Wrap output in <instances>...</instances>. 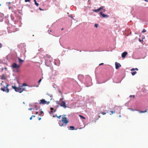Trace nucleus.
Listing matches in <instances>:
<instances>
[{"label": "nucleus", "mask_w": 148, "mask_h": 148, "mask_svg": "<svg viewBox=\"0 0 148 148\" xmlns=\"http://www.w3.org/2000/svg\"><path fill=\"white\" fill-rule=\"evenodd\" d=\"M69 120L66 118L63 117L62 120L59 121L58 123L60 126H66Z\"/></svg>", "instance_id": "obj_1"}, {"label": "nucleus", "mask_w": 148, "mask_h": 148, "mask_svg": "<svg viewBox=\"0 0 148 148\" xmlns=\"http://www.w3.org/2000/svg\"><path fill=\"white\" fill-rule=\"evenodd\" d=\"M1 85L3 87L1 89V90L4 92H6L7 93L9 92V89L8 88L9 86L8 84L6 82H2V83H1Z\"/></svg>", "instance_id": "obj_2"}, {"label": "nucleus", "mask_w": 148, "mask_h": 148, "mask_svg": "<svg viewBox=\"0 0 148 148\" xmlns=\"http://www.w3.org/2000/svg\"><path fill=\"white\" fill-rule=\"evenodd\" d=\"M12 87L13 89H14L16 92H19L20 93L22 92L24 90V88L19 87H17L15 86H12Z\"/></svg>", "instance_id": "obj_3"}, {"label": "nucleus", "mask_w": 148, "mask_h": 148, "mask_svg": "<svg viewBox=\"0 0 148 148\" xmlns=\"http://www.w3.org/2000/svg\"><path fill=\"white\" fill-rule=\"evenodd\" d=\"M60 101L61 102L59 104L61 106L65 108L67 107V106H66L65 101H63L62 99H60Z\"/></svg>", "instance_id": "obj_4"}, {"label": "nucleus", "mask_w": 148, "mask_h": 148, "mask_svg": "<svg viewBox=\"0 0 148 148\" xmlns=\"http://www.w3.org/2000/svg\"><path fill=\"white\" fill-rule=\"evenodd\" d=\"M50 103L49 101H46L44 99H42L40 100V101L39 102L40 104H48Z\"/></svg>", "instance_id": "obj_5"}, {"label": "nucleus", "mask_w": 148, "mask_h": 148, "mask_svg": "<svg viewBox=\"0 0 148 148\" xmlns=\"http://www.w3.org/2000/svg\"><path fill=\"white\" fill-rule=\"evenodd\" d=\"M12 66L13 68L18 69L20 67V65H18L16 63H13L12 64Z\"/></svg>", "instance_id": "obj_6"}, {"label": "nucleus", "mask_w": 148, "mask_h": 148, "mask_svg": "<svg viewBox=\"0 0 148 148\" xmlns=\"http://www.w3.org/2000/svg\"><path fill=\"white\" fill-rule=\"evenodd\" d=\"M115 68L116 69H118L121 66L120 64L119 63L116 62L115 63Z\"/></svg>", "instance_id": "obj_7"}, {"label": "nucleus", "mask_w": 148, "mask_h": 148, "mask_svg": "<svg viewBox=\"0 0 148 148\" xmlns=\"http://www.w3.org/2000/svg\"><path fill=\"white\" fill-rule=\"evenodd\" d=\"M100 14L102 16L103 18H108L109 17V15L105 14L101 12H100Z\"/></svg>", "instance_id": "obj_8"}, {"label": "nucleus", "mask_w": 148, "mask_h": 148, "mask_svg": "<svg viewBox=\"0 0 148 148\" xmlns=\"http://www.w3.org/2000/svg\"><path fill=\"white\" fill-rule=\"evenodd\" d=\"M108 110H106L104 112H100V113L103 114L105 115L107 113H108Z\"/></svg>", "instance_id": "obj_9"}, {"label": "nucleus", "mask_w": 148, "mask_h": 148, "mask_svg": "<svg viewBox=\"0 0 148 148\" xmlns=\"http://www.w3.org/2000/svg\"><path fill=\"white\" fill-rule=\"evenodd\" d=\"M127 54V53L126 52H123L122 54V57L123 58H125Z\"/></svg>", "instance_id": "obj_10"}, {"label": "nucleus", "mask_w": 148, "mask_h": 148, "mask_svg": "<svg viewBox=\"0 0 148 148\" xmlns=\"http://www.w3.org/2000/svg\"><path fill=\"white\" fill-rule=\"evenodd\" d=\"M18 62L20 64H21L23 62H24V61L23 60L19 58H18Z\"/></svg>", "instance_id": "obj_11"}, {"label": "nucleus", "mask_w": 148, "mask_h": 148, "mask_svg": "<svg viewBox=\"0 0 148 148\" xmlns=\"http://www.w3.org/2000/svg\"><path fill=\"white\" fill-rule=\"evenodd\" d=\"M3 20V18L2 16V14L0 13V21H2Z\"/></svg>", "instance_id": "obj_12"}, {"label": "nucleus", "mask_w": 148, "mask_h": 148, "mask_svg": "<svg viewBox=\"0 0 148 148\" xmlns=\"http://www.w3.org/2000/svg\"><path fill=\"white\" fill-rule=\"evenodd\" d=\"M100 9L99 8L98 9H94L93 10V11L95 12H99L100 11Z\"/></svg>", "instance_id": "obj_13"}, {"label": "nucleus", "mask_w": 148, "mask_h": 148, "mask_svg": "<svg viewBox=\"0 0 148 148\" xmlns=\"http://www.w3.org/2000/svg\"><path fill=\"white\" fill-rule=\"evenodd\" d=\"M69 128H70V130H74L75 127L73 126H70L69 127Z\"/></svg>", "instance_id": "obj_14"}, {"label": "nucleus", "mask_w": 148, "mask_h": 148, "mask_svg": "<svg viewBox=\"0 0 148 148\" xmlns=\"http://www.w3.org/2000/svg\"><path fill=\"white\" fill-rule=\"evenodd\" d=\"M136 70V71H138V69L137 68H136L135 69L134 68H132V69H131V71H133L134 70Z\"/></svg>", "instance_id": "obj_15"}, {"label": "nucleus", "mask_w": 148, "mask_h": 148, "mask_svg": "<svg viewBox=\"0 0 148 148\" xmlns=\"http://www.w3.org/2000/svg\"><path fill=\"white\" fill-rule=\"evenodd\" d=\"M34 1L35 2V5L37 6H38L39 5V4L36 2V0H34Z\"/></svg>", "instance_id": "obj_16"}, {"label": "nucleus", "mask_w": 148, "mask_h": 148, "mask_svg": "<svg viewBox=\"0 0 148 148\" xmlns=\"http://www.w3.org/2000/svg\"><path fill=\"white\" fill-rule=\"evenodd\" d=\"M137 72L136 71H134L133 72H132L131 73V74L132 75H134Z\"/></svg>", "instance_id": "obj_17"}, {"label": "nucleus", "mask_w": 148, "mask_h": 148, "mask_svg": "<svg viewBox=\"0 0 148 148\" xmlns=\"http://www.w3.org/2000/svg\"><path fill=\"white\" fill-rule=\"evenodd\" d=\"M104 8L103 6H102L100 7L99 8L100 9V10H103L104 11H105V9H103V8Z\"/></svg>", "instance_id": "obj_18"}, {"label": "nucleus", "mask_w": 148, "mask_h": 148, "mask_svg": "<svg viewBox=\"0 0 148 148\" xmlns=\"http://www.w3.org/2000/svg\"><path fill=\"white\" fill-rule=\"evenodd\" d=\"M1 79H5V78L4 77V74L2 75L1 76Z\"/></svg>", "instance_id": "obj_19"}, {"label": "nucleus", "mask_w": 148, "mask_h": 148, "mask_svg": "<svg viewBox=\"0 0 148 148\" xmlns=\"http://www.w3.org/2000/svg\"><path fill=\"white\" fill-rule=\"evenodd\" d=\"M50 109L51 110V111H50V113L51 114L53 113V110H54V109L53 108H50Z\"/></svg>", "instance_id": "obj_20"}, {"label": "nucleus", "mask_w": 148, "mask_h": 148, "mask_svg": "<svg viewBox=\"0 0 148 148\" xmlns=\"http://www.w3.org/2000/svg\"><path fill=\"white\" fill-rule=\"evenodd\" d=\"M79 116L81 118H82L84 119H85V118L84 116H82V115H79Z\"/></svg>", "instance_id": "obj_21"}, {"label": "nucleus", "mask_w": 148, "mask_h": 148, "mask_svg": "<svg viewBox=\"0 0 148 148\" xmlns=\"http://www.w3.org/2000/svg\"><path fill=\"white\" fill-rule=\"evenodd\" d=\"M147 112V110H145L144 111H140L139 112L140 113H145Z\"/></svg>", "instance_id": "obj_22"}, {"label": "nucleus", "mask_w": 148, "mask_h": 148, "mask_svg": "<svg viewBox=\"0 0 148 148\" xmlns=\"http://www.w3.org/2000/svg\"><path fill=\"white\" fill-rule=\"evenodd\" d=\"M130 97H132L133 98H134L135 97V96L134 95H130Z\"/></svg>", "instance_id": "obj_23"}, {"label": "nucleus", "mask_w": 148, "mask_h": 148, "mask_svg": "<svg viewBox=\"0 0 148 148\" xmlns=\"http://www.w3.org/2000/svg\"><path fill=\"white\" fill-rule=\"evenodd\" d=\"M98 24H95L94 26L95 27H98Z\"/></svg>", "instance_id": "obj_24"}, {"label": "nucleus", "mask_w": 148, "mask_h": 148, "mask_svg": "<svg viewBox=\"0 0 148 148\" xmlns=\"http://www.w3.org/2000/svg\"><path fill=\"white\" fill-rule=\"evenodd\" d=\"M3 69H5V70H7V68L6 67H5L4 68H2V69H1V71H2Z\"/></svg>", "instance_id": "obj_25"}, {"label": "nucleus", "mask_w": 148, "mask_h": 148, "mask_svg": "<svg viewBox=\"0 0 148 148\" xmlns=\"http://www.w3.org/2000/svg\"><path fill=\"white\" fill-rule=\"evenodd\" d=\"M146 31L145 29H143V31H142V32L143 33H144V32H146Z\"/></svg>", "instance_id": "obj_26"}, {"label": "nucleus", "mask_w": 148, "mask_h": 148, "mask_svg": "<svg viewBox=\"0 0 148 148\" xmlns=\"http://www.w3.org/2000/svg\"><path fill=\"white\" fill-rule=\"evenodd\" d=\"M22 85H23V86H27V84H26L24 83H23V84H22Z\"/></svg>", "instance_id": "obj_27"}, {"label": "nucleus", "mask_w": 148, "mask_h": 148, "mask_svg": "<svg viewBox=\"0 0 148 148\" xmlns=\"http://www.w3.org/2000/svg\"><path fill=\"white\" fill-rule=\"evenodd\" d=\"M110 112L111 113V114H110V115H111L112 114H113L115 112H114L113 111H110Z\"/></svg>", "instance_id": "obj_28"}, {"label": "nucleus", "mask_w": 148, "mask_h": 148, "mask_svg": "<svg viewBox=\"0 0 148 148\" xmlns=\"http://www.w3.org/2000/svg\"><path fill=\"white\" fill-rule=\"evenodd\" d=\"M43 112L42 111H41L40 112V114H39V115H40L42 114L43 113Z\"/></svg>", "instance_id": "obj_29"}, {"label": "nucleus", "mask_w": 148, "mask_h": 148, "mask_svg": "<svg viewBox=\"0 0 148 148\" xmlns=\"http://www.w3.org/2000/svg\"><path fill=\"white\" fill-rule=\"evenodd\" d=\"M61 116H63L60 115L57 116V118H58L59 119H60Z\"/></svg>", "instance_id": "obj_30"}, {"label": "nucleus", "mask_w": 148, "mask_h": 148, "mask_svg": "<svg viewBox=\"0 0 148 148\" xmlns=\"http://www.w3.org/2000/svg\"><path fill=\"white\" fill-rule=\"evenodd\" d=\"M30 0H25V2H29L30 1Z\"/></svg>", "instance_id": "obj_31"}, {"label": "nucleus", "mask_w": 148, "mask_h": 148, "mask_svg": "<svg viewBox=\"0 0 148 148\" xmlns=\"http://www.w3.org/2000/svg\"><path fill=\"white\" fill-rule=\"evenodd\" d=\"M2 47V44L0 43V48H1Z\"/></svg>", "instance_id": "obj_32"}, {"label": "nucleus", "mask_w": 148, "mask_h": 148, "mask_svg": "<svg viewBox=\"0 0 148 148\" xmlns=\"http://www.w3.org/2000/svg\"><path fill=\"white\" fill-rule=\"evenodd\" d=\"M42 80V79H40L39 80L38 82V83H40V82Z\"/></svg>", "instance_id": "obj_33"}, {"label": "nucleus", "mask_w": 148, "mask_h": 148, "mask_svg": "<svg viewBox=\"0 0 148 148\" xmlns=\"http://www.w3.org/2000/svg\"><path fill=\"white\" fill-rule=\"evenodd\" d=\"M56 103L57 104H59L60 103H59V102H58V101H56Z\"/></svg>", "instance_id": "obj_34"}, {"label": "nucleus", "mask_w": 148, "mask_h": 148, "mask_svg": "<svg viewBox=\"0 0 148 148\" xmlns=\"http://www.w3.org/2000/svg\"><path fill=\"white\" fill-rule=\"evenodd\" d=\"M48 32H49V34H50V32H51V30L50 31L49 30Z\"/></svg>", "instance_id": "obj_35"}, {"label": "nucleus", "mask_w": 148, "mask_h": 148, "mask_svg": "<svg viewBox=\"0 0 148 148\" xmlns=\"http://www.w3.org/2000/svg\"><path fill=\"white\" fill-rule=\"evenodd\" d=\"M103 63H101V64H99V65H103Z\"/></svg>", "instance_id": "obj_36"}, {"label": "nucleus", "mask_w": 148, "mask_h": 148, "mask_svg": "<svg viewBox=\"0 0 148 148\" xmlns=\"http://www.w3.org/2000/svg\"><path fill=\"white\" fill-rule=\"evenodd\" d=\"M53 112H56V110H53Z\"/></svg>", "instance_id": "obj_37"}, {"label": "nucleus", "mask_w": 148, "mask_h": 148, "mask_svg": "<svg viewBox=\"0 0 148 148\" xmlns=\"http://www.w3.org/2000/svg\"><path fill=\"white\" fill-rule=\"evenodd\" d=\"M32 108H29L28 109V110H32Z\"/></svg>", "instance_id": "obj_38"}, {"label": "nucleus", "mask_w": 148, "mask_h": 148, "mask_svg": "<svg viewBox=\"0 0 148 148\" xmlns=\"http://www.w3.org/2000/svg\"><path fill=\"white\" fill-rule=\"evenodd\" d=\"M41 119V118L40 117L39 118L38 120L39 121Z\"/></svg>", "instance_id": "obj_39"}, {"label": "nucleus", "mask_w": 148, "mask_h": 148, "mask_svg": "<svg viewBox=\"0 0 148 148\" xmlns=\"http://www.w3.org/2000/svg\"><path fill=\"white\" fill-rule=\"evenodd\" d=\"M35 115H32V117H35Z\"/></svg>", "instance_id": "obj_40"}, {"label": "nucleus", "mask_w": 148, "mask_h": 148, "mask_svg": "<svg viewBox=\"0 0 148 148\" xmlns=\"http://www.w3.org/2000/svg\"><path fill=\"white\" fill-rule=\"evenodd\" d=\"M32 116L30 118V120H32Z\"/></svg>", "instance_id": "obj_41"}, {"label": "nucleus", "mask_w": 148, "mask_h": 148, "mask_svg": "<svg viewBox=\"0 0 148 148\" xmlns=\"http://www.w3.org/2000/svg\"><path fill=\"white\" fill-rule=\"evenodd\" d=\"M35 108H36V110H37V108L36 107V106H35Z\"/></svg>", "instance_id": "obj_42"}, {"label": "nucleus", "mask_w": 148, "mask_h": 148, "mask_svg": "<svg viewBox=\"0 0 148 148\" xmlns=\"http://www.w3.org/2000/svg\"><path fill=\"white\" fill-rule=\"evenodd\" d=\"M144 0L145 1L148 2V0Z\"/></svg>", "instance_id": "obj_43"}, {"label": "nucleus", "mask_w": 148, "mask_h": 148, "mask_svg": "<svg viewBox=\"0 0 148 148\" xmlns=\"http://www.w3.org/2000/svg\"><path fill=\"white\" fill-rule=\"evenodd\" d=\"M38 112H36V114H38Z\"/></svg>", "instance_id": "obj_44"}, {"label": "nucleus", "mask_w": 148, "mask_h": 148, "mask_svg": "<svg viewBox=\"0 0 148 148\" xmlns=\"http://www.w3.org/2000/svg\"><path fill=\"white\" fill-rule=\"evenodd\" d=\"M132 110L133 111H135L136 110Z\"/></svg>", "instance_id": "obj_45"}, {"label": "nucleus", "mask_w": 148, "mask_h": 148, "mask_svg": "<svg viewBox=\"0 0 148 148\" xmlns=\"http://www.w3.org/2000/svg\"><path fill=\"white\" fill-rule=\"evenodd\" d=\"M39 9L40 10H42L40 8H39Z\"/></svg>", "instance_id": "obj_46"}, {"label": "nucleus", "mask_w": 148, "mask_h": 148, "mask_svg": "<svg viewBox=\"0 0 148 148\" xmlns=\"http://www.w3.org/2000/svg\"><path fill=\"white\" fill-rule=\"evenodd\" d=\"M8 4H11V3H10V2H9L8 3Z\"/></svg>", "instance_id": "obj_47"}, {"label": "nucleus", "mask_w": 148, "mask_h": 148, "mask_svg": "<svg viewBox=\"0 0 148 148\" xmlns=\"http://www.w3.org/2000/svg\"><path fill=\"white\" fill-rule=\"evenodd\" d=\"M55 116H56V117H57V116H57V115H55Z\"/></svg>", "instance_id": "obj_48"}, {"label": "nucleus", "mask_w": 148, "mask_h": 148, "mask_svg": "<svg viewBox=\"0 0 148 148\" xmlns=\"http://www.w3.org/2000/svg\"><path fill=\"white\" fill-rule=\"evenodd\" d=\"M9 9H10L11 8V7H9Z\"/></svg>", "instance_id": "obj_49"}, {"label": "nucleus", "mask_w": 148, "mask_h": 148, "mask_svg": "<svg viewBox=\"0 0 148 148\" xmlns=\"http://www.w3.org/2000/svg\"><path fill=\"white\" fill-rule=\"evenodd\" d=\"M63 29H64L63 28H62V29H61V30H62Z\"/></svg>", "instance_id": "obj_50"}, {"label": "nucleus", "mask_w": 148, "mask_h": 148, "mask_svg": "<svg viewBox=\"0 0 148 148\" xmlns=\"http://www.w3.org/2000/svg\"><path fill=\"white\" fill-rule=\"evenodd\" d=\"M100 116H98V117H99V118H100Z\"/></svg>", "instance_id": "obj_51"}, {"label": "nucleus", "mask_w": 148, "mask_h": 148, "mask_svg": "<svg viewBox=\"0 0 148 148\" xmlns=\"http://www.w3.org/2000/svg\"><path fill=\"white\" fill-rule=\"evenodd\" d=\"M139 40L140 42L141 41V40H140V39H139Z\"/></svg>", "instance_id": "obj_52"}, {"label": "nucleus", "mask_w": 148, "mask_h": 148, "mask_svg": "<svg viewBox=\"0 0 148 148\" xmlns=\"http://www.w3.org/2000/svg\"><path fill=\"white\" fill-rule=\"evenodd\" d=\"M55 116H53V117H54Z\"/></svg>", "instance_id": "obj_53"}]
</instances>
